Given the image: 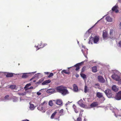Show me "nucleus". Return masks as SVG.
Returning a JSON list of instances; mask_svg holds the SVG:
<instances>
[{
    "mask_svg": "<svg viewBox=\"0 0 121 121\" xmlns=\"http://www.w3.org/2000/svg\"><path fill=\"white\" fill-rule=\"evenodd\" d=\"M111 77L114 80L118 81L119 84H121V74L117 70L114 71Z\"/></svg>",
    "mask_w": 121,
    "mask_h": 121,
    "instance_id": "f257e3e1",
    "label": "nucleus"
},
{
    "mask_svg": "<svg viewBox=\"0 0 121 121\" xmlns=\"http://www.w3.org/2000/svg\"><path fill=\"white\" fill-rule=\"evenodd\" d=\"M56 89L57 92L60 93L63 95L65 96L69 94V92L65 87L60 86L57 87Z\"/></svg>",
    "mask_w": 121,
    "mask_h": 121,
    "instance_id": "f03ea898",
    "label": "nucleus"
},
{
    "mask_svg": "<svg viewBox=\"0 0 121 121\" xmlns=\"http://www.w3.org/2000/svg\"><path fill=\"white\" fill-rule=\"evenodd\" d=\"M104 92L105 93L106 95L108 98L112 97L113 94L112 91L109 89L105 90Z\"/></svg>",
    "mask_w": 121,
    "mask_h": 121,
    "instance_id": "7ed1b4c3",
    "label": "nucleus"
},
{
    "mask_svg": "<svg viewBox=\"0 0 121 121\" xmlns=\"http://www.w3.org/2000/svg\"><path fill=\"white\" fill-rule=\"evenodd\" d=\"M96 95L99 98H102V99L103 101H104L105 99V98L103 97V94L99 92H97L96 93Z\"/></svg>",
    "mask_w": 121,
    "mask_h": 121,
    "instance_id": "20e7f679",
    "label": "nucleus"
},
{
    "mask_svg": "<svg viewBox=\"0 0 121 121\" xmlns=\"http://www.w3.org/2000/svg\"><path fill=\"white\" fill-rule=\"evenodd\" d=\"M115 99L117 100L121 99V91H120L116 94L115 97Z\"/></svg>",
    "mask_w": 121,
    "mask_h": 121,
    "instance_id": "39448f33",
    "label": "nucleus"
},
{
    "mask_svg": "<svg viewBox=\"0 0 121 121\" xmlns=\"http://www.w3.org/2000/svg\"><path fill=\"white\" fill-rule=\"evenodd\" d=\"M10 98L9 97V95H7L5 96L4 98H2L1 99V100H0V101L5 102L10 100Z\"/></svg>",
    "mask_w": 121,
    "mask_h": 121,
    "instance_id": "423d86ee",
    "label": "nucleus"
},
{
    "mask_svg": "<svg viewBox=\"0 0 121 121\" xmlns=\"http://www.w3.org/2000/svg\"><path fill=\"white\" fill-rule=\"evenodd\" d=\"M114 31L112 30H110V38L112 39H115V35H114Z\"/></svg>",
    "mask_w": 121,
    "mask_h": 121,
    "instance_id": "0eeeda50",
    "label": "nucleus"
},
{
    "mask_svg": "<svg viewBox=\"0 0 121 121\" xmlns=\"http://www.w3.org/2000/svg\"><path fill=\"white\" fill-rule=\"evenodd\" d=\"M108 34L107 32L105 30H104L103 31V39L105 40L107 39L108 37Z\"/></svg>",
    "mask_w": 121,
    "mask_h": 121,
    "instance_id": "6e6552de",
    "label": "nucleus"
},
{
    "mask_svg": "<svg viewBox=\"0 0 121 121\" xmlns=\"http://www.w3.org/2000/svg\"><path fill=\"white\" fill-rule=\"evenodd\" d=\"M56 111L57 112V114L59 115V118L60 116L63 115V112L64 110L63 109H61L60 111L59 110Z\"/></svg>",
    "mask_w": 121,
    "mask_h": 121,
    "instance_id": "1a4fd4ad",
    "label": "nucleus"
},
{
    "mask_svg": "<svg viewBox=\"0 0 121 121\" xmlns=\"http://www.w3.org/2000/svg\"><path fill=\"white\" fill-rule=\"evenodd\" d=\"M98 79L99 81L102 83H104L105 80L103 78L100 76H99L98 77Z\"/></svg>",
    "mask_w": 121,
    "mask_h": 121,
    "instance_id": "9d476101",
    "label": "nucleus"
},
{
    "mask_svg": "<svg viewBox=\"0 0 121 121\" xmlns=\"http://www.w3.org/2000/svg\"><path fill=\"white\" fill-rule=\"evenodd\" d=\"M84 61H82V62L77 63L74 66L76 67V68L75 69V70L76 71L78 70L79 69V66L81 65L82 64H83L84 63Z\"/></svg>",
    "mask_w": 121,
    "mask_h": 121,
    "instance_id": "9b49d317",
    "label": "nucleus"
},
{
    "mask_svg": "<svg viewBox=\"0 0 121 121\" xmlns=\"http://www.w3.org/2000/svg\"><path fill=\"white\" fill-rule=\"evenodd\" d=\"M47 92L48 93L52 94L55 93L56 92L54 89H52L48 90L47 91Z\"/></svg>",
    "mask_w": 121,
    "mask_h": 121,
    "instance_id": "f8f14e48",
    "label": "nucleus"
},
{
    "mask_svg": "<svg viewBox=\"0 0 121 121\" xmlns=\"http://www.w3.org/2000/svg\"><path fill=\"white\" fill-rule=\"evenodd\" d=\"M92 38V40H93L94 43H97L99 40V37L97 36H95L93 38Z\"/></svg>",
    "mask_w": 121,
    "mask_h": 121,
    "instance_id": "ddd939ff",
    "label": "nucleus"
},
{
    "mask_svg": "<svg viewBox=\"0 0 121 121\" xmlns=\"http://www.w3.org/2000/svg\"><path fill=\"white\" fill-rule=\"evenodd\" d=\"M83 101L81 99L77 102L78 104L81 107H84L85 105L83 104Z\"/></svg>",
    "mask_w": 121,
    "mask_h": 121,
    "instance_id": "4468645a",
    "label": "nucleus"
},
{
    "mask_svg": "<svg viewBox=\"0 0 121 121\" xmlns=\"http://www.w3.org/2000/svg\"><path fill=\"white\" fill-rule=\"evenodd\" d=\"M112 89L114 91L116 92L118 91V87L115 85H114L112 86Z\"/></svg>",
    "mask_w": 121,
    "mask_h": 121,
    "instance_id": "2eb2a0df",
    "label": "nucleus"
},
{
    "mask_svg": "<svg viewBox=\"0 0 121 121\" xmlns=\"http://www.w3.org/2000/svg\"><path fill=\"white\" fill-rule=\"evenodd\" d=\"M30 106L29 107V108L30 110H34L35 108V107L34 105L32 104H31L30 103Z\"/></svg>",
    "mask_w": 121,
    "mask_h": 121,
    "instance_id": "dca6fc26",
    "label": "nucleus"
},
{
    "mask_svg": "<svg viewBox=\"0 0 121 121\" xmlns=\"http://www.w3.org/2000/svg\"><path fill=\"white\" fill-rule=\"evenodd\" d=\"M106 19L108 22H112V18L109 16L107 17L106 18Z\"/></svg>",
    "mask_w": 121,
    "mask_h": 121,
    "instance_id": "f3484780",
    "label": "nucleus"
},
{
    "mask_svg": "<svg viewBox=\"0 0 121 121\" xmlns=\"http://www.w3.org/2000/svg\"><path fill=\"white\" fill-rule=\"evenodd\" d=\"M98 105L97 103L96 102H94L92 103L91 105L90 106L91 107H95Z\"/></svg>",
    "mask_w": 121,
    "mask_h": 121,
    "instance_id": "a211bd4d",
    "label": "nucleus"
},
{
    "mask_svg": "<svg viewBox=\"0 0 121 121\" xmlns=\"http://www.w3.org/2000/svg\"><path fill=\"white\" fill-rule=\"evenodd\" d=\"M51 81L50 80H46L42 83V84L43 85H45L49 83Z\"/></svg>",
    "mask_w": 121,
    "mask_h": 121,
    "instance_id": "6ab92c4d",
    "label": "nucleus"
},
{
    "mask_svg": "<svg viewBox=\"0 0 121 121\" xmlns=\"http://www.w3.org/2000/svg\"><path fill=\"white\" fill-rule=\"evenodd\" d=\"M73 90L75 92H77L78 91V87L75 84H74L73 85Z\"/></svg>",
    "mask_w": 121,
    "mask_h": 121,
    "instance_id": "aec40b11",
    "label": "nucleus"
},
{
    "mask_svg": "<svg viewBox=\"0 0 121 121\" xmlns=\"http://www.w3.org/2000/svg\"><path fill=\"white\" fill-rule=\"evenodd\" d=\"M56 103L57 105H61L62 104V102L61 100L58 99L56 100Z\"/></svg>",
    "mask_w": 121,
    "mask_h": 121,
    "instance_id": "412c9836",
    "label": "nucleus"
},
{
    "mask_svg": "<svg viewBox=\"0 0 121 121\" xmlns=\"http://www.w3.org/2000/svg\"><path fill=\"white\" fill-rule=\"evenodd\" d=\"M23 73V74L22 77V78H26L28 76V75H27L28 73Z\"/></svg>",
    "mask_w": 121,
    "mask_h": 121,
    "instance_id": "4be33fe9",
    "label": "nucleus"
},
{
    "mask_svg": "<svg viewBox=\"0 0 121 121\" xmlns=\"http://www.w3.org/2000/svg\"><path fill=\"white\" fill-rule=\"evenodd\" d=\"M13 73H8L6 75L7 77H12L13 75Z\"/></svg>",
    "mask_w": 121,
    "mask_h": 121,
    "instance_id": "5701e85b",
    "label": "nucleus"
},
{
    "mask_svg": "<svg viewBox=\"0 0 121 121\" xmlns=\"http://www.w3.org/2000/svg\"><path fill=\"white\" fill-rule=\"evenodd\" d=\"M92 71L94 73H96L97 72V70L96 66H94L92 68Z\"/></svg>",
    "mask_w": 121,
    "mask_h": 121,
    "instance_id": "b1692460",
    "label": "nucleus"
},
{
    "mask_svg": "<svg viewBox=\"0 0 121 121\" xmlns=\"http://www.w3.org/2000/svg\"><path fill=\"white\" fill-rule=\"evenodd\" d=\"M13 101L14 102H17L18 100L17 97L15 96L13 97Z\"/></svg>",
    "mask_w": 121,
    "mask_h": 121,
    "instance_id": "393cba45",
    "label": "nucleus"
},
{
    "mask_svg": "<svg viewBox=\"0 0 121 121\" xmlns=\"http://www.w3.org/2000/svg\"><path fill=\"white\" fill-rule=\"evenodd\" d=\"M81 76V77L84 79H85L86 78V75L83 73H81L80 74Z\"/></svg>",
    "mask_w": 121,
    "mask_h": 121,
    "instance_id": "a878e982",
    "label": "nucleus"
},
{
    "mask_svg": "<svg viewBox=\"0 0 121 121\" xmlns=\"http://www.w3.org/2000/svg\"><path fill=\"white\" fill-rule=\"evenodd\" d=\"M43 107L41 105H39L38 107L37 108V109L38 110L41 111L43 109Z\"/></svg>",
    "mask_w": 121,
    "mask_h": 121,
    "instance_id": "bb28decb",
    "label": "nucleus"
},
{
    "mask_svg": "<svg viewBox=\"0 0 121 121\" xmlns=\"http://www.w3.org/2000/svg\"><path fill=\"white\" fill-rule=\"evenodd\" d=\"M68 71H69V70H68V71H67V70H63L61 72L62 73H65V74H69V72Z\"/></svg>",
    "mask_w": 121,
    "mask_h": 121,
    "instance_id": "cd10ccee",
    "label": "nucleus"
},
{
    "mask_svg": "<svg viewBox=\"0 0 121 121\" xmlns=\"http://www.w3.org/2000/svg\"><path fill=\"white\" fill-rule=\"evenodd\" d=\"M56 113H57V112L56 111L52 114L51 117V118L52 119L53 118Z\"/></svg>",
    "mask_w": 121,
    "mask_h": 121,
    "instance_id": "c85d7f7f",
    "label": "nucleus"
},
{
    "mask_svg": "<svg viewBox=\"0 0 121 121\" xmlns=\"http://www.w3.org/2000/svg\"><path fill=\"white\" fill-rule=\"evenodd\" d=\"M9 87L11 89H13L16 87V86L14 85H10Z\"/></svg>",
    "mask_w": 121,
    "mask_h": 121,
    "instance_id": "c756f323",
    "label": "nucleus"
},
{
    "mask_svg": "<svg viewBox=\"0 0 121 121\" xmlns=\"http://www.w3.org/2000/svg\"><path fill=\"white\" fill-rule=\"evenodd\" d=\"M48 105L51 106H52L53 105V104L52 103V101H50L48 102Z\"/></svg>",
    "mask_w": 121,
    "mask_h": 121,
    "instance_id": "7c9ffc66",
    "label": "nucleus"
},
{
    "mask_svg": "<svg viewBox=\"0 0 121 121\" xmlns=\"http://www.w3.org/2000/svg\"><path fill=\"white\" fill-rule=\"evenodd\" d=\"M117 6L116 5H115V6L113 7L112 8V10L113 11H115V10L117 9Z\"/></svg>",
    "mask_w": 121,
    "mask_h": 121,
    "instance_id": "2f4dec72",
    "label": "nucleus"
},
{
    "mask_svg": "<svg viewBox=\"0 0 121 121\" xmlns=\"http://www.w3.org/2000/svg\"><path fill=\"white\" fill-rule=\"evenodd\" d=\"M31 85V84L30 83H29L27 84L24 87V88L25 89H26L27 88H28V87L30 86Z\"/></svg>",
    "mask_w": 121,
    "mask_h": 121,
    "instance_id": "473e14b6",
    "label": "nucleus"
},
{
    "mask_svg": "<svg viewBox=\"0 0 121 121\" xmlns=\"http://www.w3.org/2000/svg\"><path fill=\"white\" fill-rule=\"evenodd\" d=\"M46 45H47V44H44V46H43L42 47L39 48L38 47V46H41V45H40L39 44V45L37 46V47L38 48V49H36V50L37 51V50H38L40 48H43V47L44 46H46Z\"/></svg>",
    "mask_w": 121,
    "mask_h": 121,
    "instance_id": "72a5a7b5",
    "label": "nucleus"
},
{
    "mask_svg": "<svg viewBox=\"0 0 121 121\" xmlns=\"http://www.w3.org/2000/svg\"><path fill=\"white\" fill-rule=\"evenodd\" d=\"M17 94L19 95H22V96L24 95H26L25 93H18Z\"/></svg>",
    "mask_w": 121,
    "mask_h": 121,
    "instance_id": "f704fd0d",
    "label": "nucleus"
},
{
    "mask_svg": "<svg viewBox=\"0 0 121 121\" xmlns=\"http://www.w3.org/2000/svg\"><path fill=\"white\" fill-rule=\"evenodd\" d=\"M87 91V87L86 86H85L84 87V92L85 93H86Z\"/></svg>",
    "mask_w": 121,
    "mask_h": 121,
    "instance_id": "c9c22d12",
    "label": "nucleus"
},
{
    "mask_svg": "<svg viewBox=\"0 0 121 121\" xmlns=\"http://www.w3.org/2000/svg\"><path fill=\"white\" fill-rule=\"evenodd\" d=\"M33 89V86H31L30 87L27 88L25 89L26 91H27L28 90L30 89Z\"/></svg>",
    "mask_w": 121,
    "mask_h": 121,
    "instance_id": "e433bc0d",
    "label": "nucleus"
},
{
    "mask_svg": "<svg viewBox=\"0 0 121 121\" xmlns=\"http://www.w3.org/2000/svg\"><path fill=\"white\" fill-rule=\"evenodd\" d=\"M53 74L52 73H51L48 76V77L50 78L52 76H53Z\"/></svg>",
    "mask_w": 121,
    "mask_h": 121,
    "instance_id": "4c0bfd02",
    "label": "nucleus"
},
{
    "mask_svg": "<svg viewBox=\"0 0 121 121\" xmlns=\"http://www.w3.org/2000/svg\"><path fill=\"white\" fill-rule=\"evenodd\" d=\"M77 121H82V119L81 117H79L77 118Z\"/></svg>",
    "mask_w": 121,
    "mask_h": 121,
    "instance_id": "58836bf2",
    "label": "nucleus"
},
{
    "mask_svg": "<svg viewBox=\"0 0 121 121\" xmlns=\"http://www.w3.org/2000/svg\"><path fill=\"white\" fill-rule=\"evenodd\" d=\"M91 38L89 40V41L88 42V43L89 44H92V41H91Z\"/></svg>",
    "mask_w": 121,
    "mask_h": 121,
    "instance_id": "ea45409f",
    "label": "nucleus"
},
{
    "mask_svg": "<svg viewBox=\"0 0 121 121\" xmlns=\"http://www.w3.org/2000/svg\"><path fill=\"white\" fill-rule=\"evenodd\" d=\"M82 53H83L84 55V56H85L86 58H87V56L86 55H85V53L83 51V50H82Z\"/></svg>",
    "mask_w": 121,
    "mask_h": 121,
    "instance_id": "a19ab883",
    "label": "nucleus"
},
{
    "mask_svg": "<svg viewBox=\"0 0 121 121\" xmlns=\"http://www.w3.org/2000/svg\"><path fill=\"white\" fill-rule=\"evenodd\" d=\"M73 108L74 110L76 109V107L74 104L73 105Z\"/></svg>",
    "mask_w": 121,
    "mask_h": 121,
    "instance_id": "79ce46f5",
    "label": "nucleus"
},
{
    "mask_svg": "<svg viewBox=\"0 0 121 121\" xmlns=\"http://www.w3.org/2000/svg\"><path fill=\"white\" fill-rule=\"evenodd\" d=\"M37 94L38 95H40L41 94V93L39 92H37Z\"/></svg>",
    "mask_w": 121,
    "mask_h": 121,
    "instance_id": "37998d69",
    "label": "nucleus"
},
{
    "mask_svg": "<svg viewBox=\"0 0 121 121\" xmlns=\"http://www.w3.org/2000/svg\"><path fill=\"white\" fill-rule=\"evenodd\" d=\"M119 46L121 47V41H120L119 43Z\"/></svg>",
    "mask_w": 121,
    "mask_h": 121,
    "instance_id": "c03bdc74",
    "label": "nucleus"
},
{
    "mask_svg": "<svg viewBox=\"0 0 121 121\" xmlns=\"http://www.w3.org/2000/svg\"><path fill=\"white\" fill-rule=\"evenodd\" d=\"M85 70V69L84 68H83L82 69V72H83Z\"/></svg>",
    "mask_w": 121,
    "mask_h": 121,
    "instance_id": "a18cd8bd",
    "label": "nucleus"
},
{
    "mask_svg": "<svg viewBox=\"0 0 121 121\" xmlns=\"http://www.w3.org/2000/svg\"><path fill=\"white\" fill-rule=\"evenodd\" d=\"M120 28V29H121V22L119 24V26Z\"/></svg>",
    "mask_w": 121,
    "mask_h": 121,
    "instance_id": "49530a36",
    "label": "nucleus"
},
{
    "mask_svg": "<svg viewBox=\"0 0 121 121\" xmlns=\"http://www.w3.org/2000/svg\"><path fill=\"white\" fill-rule=\"evenodd\" d=\"M115 12H116V13H117L119 11H118V10L117 9H116L115 10Z\"/></svg>",
    "mask_w": 121,
    "mask_h": 121,
    "instance_id": "de8ad7c7",
    "label": "nucleus"
},
{
    "mask_svg": "<svg viewBox=\"0 0 121 121\" xmlns=\"http://www.w3.org/2000/svg\"><path fill=\"white\" fill-rule=\"evenodd\" d=\"M74 111L75 113H77L78 112V111L76 109L74 110Z\"/></svg>",
    "mask_w": 121,
    "mask_h": 121,
    "instance_id": "09e8293b",
    "label": "nucleus"
},
{
    "mask_svg": "<svg viewBox=\"0 0 121 121\" xmlns=\"http://www.w3.org/2000/svg\"><path fill=\"white\" fill-rule=\"evenodd\" d=\"M86 34H87L88 36H89V33H88V31H87L86 32L85 35H86Z\"/></svg>",
    "mask_w": 121,
    "mask_h": 121,
    "instance_id": "8fccbe9b",
    "label": "nucleus"
},
{
    "mask_svg": "<svg viewBox=\"0 0 121 121\" xmlns=\"http://www.w3.org/2000/svg\"><path fill=\"white\" fill-rule=\"evenodd\" d=\"M45 101H44L43 103H41V104L42 105H43L45 104Z\"/></svg>",
    "mask_w": 121,
    "mask_h": 121,
    "instance_id": "3c124183",
    "label": "nucleus"
},
{
    "mask_svg": "<svg viewBox=\"0 0 121 121\" xmlns=\"http://www.w3.org/2000/svg\"><path fill=\"white\" fill-rule=\"evenodd\" d=\"M75 76H76V77H77V78L79 76V75L78 74H76Z\"/></svg>",
    "mask_w": 121,
    "mask_h": 121,
    "instance_id": "603ef678",
    "label": "nucleus"
},
{
    "mask_svg": "<svg viewBox=\"0 0 121 121\" xmlns=\"http://www.w3.org/2000/svg\"><path fill=\"white\" fill-rule=\"evenodd\" d=\"M81 112L80 111V113L79 115V117H81V116H82V114H81Z\"/></svg>",
    "mask_w": 121,
    "mask_h": 121,
    "instance_id": "864d4df0",
    "label": "nucleus"
},
{
    "mask_svg": "<svg viewBox=\"0 0 121 121\" xmlns=\"http://www.w3.org/2000/svg\"><path fill=\"white\" fill-rule=\"evenodd\" d=\"M23 100V99H22L21 97L20 98V101H22V100Z\"/></svg>",
    "mask_w": 121,
    "mask_h": 121,
    "instance_id": "5fc2aeb1",
    "label": "nucleus"
},
{
    "mask_svg": "<svg viewBox=\"0 0 121 121\" xmlns=\"http://www.w3.org/2000/svg\"><path fill=\"white\" fill-rule=\"evenodd\" d=\"M70 103V102L69 101H68V103H66V105H68V104H69Z\"/></svg>",
    "mask_w": 121,
    "mask_h": 121,
    "instance_id": "6e6d98bb",
    "label": "nucleus"
},
{
    "mask_svg": "<svg viewBox=\"0 0 121 121\" xmlns=\"http://www.w3.org/2000/svg\"><path fill=\"white\" fill-rule=\"evenodd\" d=\"M120 114H119V116H121V110L120 111Z\"/></svg>",
    "mask_w": 121,
    "mask_h": 121,
    "instance_id": "4d7b16f0",
    "label": "nucleus"
},
{
    "mask_svg": "<svg viewBox=\"0 0 121 121\" xmlns=\"http://www.w3.org/2000/svg\"><path fill=\"white\" fill-rule=\"evenodd\" d=\"M36 72H32L31 73L32 74H34L35 73H36Z\"/></svg>",
    "mask_w": 121,
    "mask_h": 121,
    "instance_id": "13d9d810",
    "label": "nucleus"
},
{
    "mask_svg": "<svg viewBox=\"0 0 121 121\" xmlns=\"http://www.w3.org/2000/svg\"><path fill=\"white\" fill-rule=\"evenodd\" d=\"M44 73L45 74H48L49 73L48 72H45Z\"/></svg>",
    "mask_w": 121,
    "mask_h": 121,
    "instance_id": "bf43d9fd",
    "label": "nucleus"
},
{
    "mask_svg": "<svg viewBox=\"0 0 121 121\" xmlns=\"http://www.w3.org/2000/svg\"><path fill=\"white\" fill-rule=\"evenodd\" d=\"M82 47L83 48H85V46H84L83 45H82Z\"/></svg>",
    "mask_w": 121,
    "mask_h": 121,
    "instance_id": "052dcab7",
    "label": "nucleus"
},
{
    "mask_svg": "<svg viewBox=\"0 0 121 121\" xmlns=\"http://www.w3.org/2000/svg\"><path fill=\"white\" fill-rule=\"evenodd\" d=\"M23 121H29V120L26 119L25 120Z\"/></svg>",
    "mask_w": 121,
    "mask_h": 121,
    "instance_id": "680f3d73",
    "label": "nucleus"
},
{
    "mask_svg": "<svg viewBox=\"0 0 121 121\" xmlns=\"http://www.w3.org/2000/svg\"><path fill=\"white\" fill-rule=\"evenodd\" d=\"M110 109L111 110H112V109L113 110V108L112 107H111V108H110Z\"/></svg>",
    "mask_w": 121,
    "mask_h": 121,
    "instance_id": "e2e57ef3",
    "label": "nucleus"
},
{
    "mask_svg": "<svg viewBox=\"0 0 121 121\" xmlns=\"http://www.w3.org/2000/svg\"><path fill=\"white\" fill-rule=\"evenodd\" d=\"M118 1L119 2L121 3V0H119Z\"/></svg>",
    "mask_w": 121,
    "mask_h": 121,
    "instance_id": "0e129e2a",
    "label": "nucleus"
},
{
    "mask_svg": "<svg viewBox=\"0 0 121 121\" xmlns=\"http://www.w3.org/2000/svg\"><path fill=\"white\" fill-rule=\"evenodd\" d=\"M102 19V18H101L99 20V21H98V22H97L96 23H96H97V22H98L101 19Z\"/></svg>",
    "mask_w": 121,
    "mask_h": 121,
    "instance_id": "69168bd1",
    "label": "nucleus"
},
{
    "mask_svg": "<svg viewBox=\"0 0 121 121\" xmlns=\"http://www.w3.org/2000/svg\"><path fill=\"white\" fill-rule=\"evenodd\" d=\"M86 121V119H85H85H84V121Z\"/></svg>",
    "mask_w": 121,
    "mask_h": 121,
    "instance_id": "338daca9",
    "label": "nucleus"
},
{
    "mask_svg": "<svg viewBox=\"0 0 121 121\" xmlns=\"http://www.w3.org/2000/svg\"><path fill=\"white\" fill-rule=\"evenodd\" d=\"M86 54H87L88 53V52H87V51H86Z\"/></svg>",
    "mask_w": 121,
    "mask_h": 121,
    "instance_id": "774afa93",
    "label": "nucleus"
}]
</instances>
